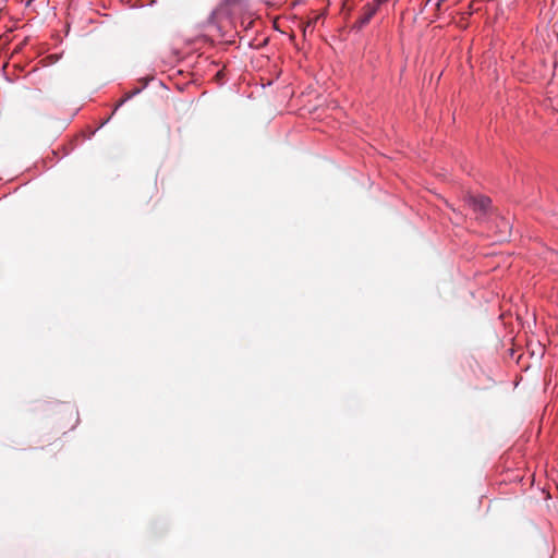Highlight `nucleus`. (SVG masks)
Segmentation results:
<instances>
[{
  "instance_id": "nucleus-1",
  "label": "nucleus",
  "mask_w": 558,
  "mask_h": 558,
  "mask_svg": "<svg viewBox=\"0 0 558 558\" xmlns=\"http://www.w3.org/2000/svg\"><path fill=\"white\" fill-rule=\"evenodd\" d=\"M387 0H369L367 1L361 9V13L356 21L354 22L353 28L354 29H362L364 28L371 20L376 15V13L379 11L380 7L385 4Z\"/></svg>"
},
{
  "instance_id": "nucleus-2",
  "label": "nucleus",
  "mask_w": 558,
  "mask_h": 558,
  "mask_svg": "<svg viewBox=\"0 0 558 558\" xmlns=\"http://www.w3.org/2000/svg\"><path fill=\"white\" fill-rule=\"evenodd\" d=\"M465 202L476 214L477 219L484 217L490 208V199L483 195H468Z\"/></svg>"
},
{
  "instance_id": "nucleus-3",
  "label": "nucleus",
  "mask_w": 558,
  "mask_h": 558,
  "mask_svg": "<svg viewBox=\"0 0 558 558\" xmlns=\"http://www.w3.org/2000/svg\"><path fill=\"white\" fill-rule=\"evenodd\" d=\"M138 93V89L137 90H134L133 93H129L126 94L120 101L119 104L117 105L116 107V110L122 106L125 101H128L133 95L137 94Z\"/></svg>"
}]
</instances>
